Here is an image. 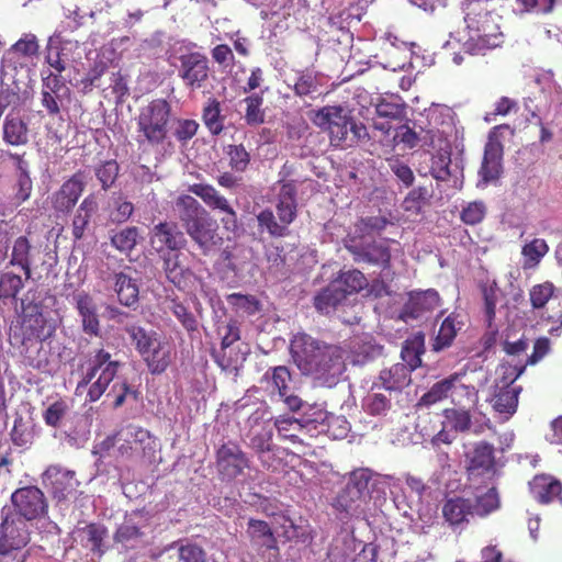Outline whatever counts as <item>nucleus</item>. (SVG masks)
<instances>
[{"mask_svg":"<svg viewBox=\"0 0 562 562\" xmlns=\"http://www.w3.org/2000/svg\"><path fill=\"white\" fill-rule=\"evenodd\" d=\"M32 525L18 514H5L0 522V559L25 562L29 552L23 550L31 542Z\"/></svg>","mask_w":562,"mask_h":562,"instance_id":"obj_7","label":"nucleus"},{"mask_svg":"<svg viewBox=\"0 0 562 562\" xmlns=\"http://www.w3.org/2000/svg\"><path fill=\"white\" fill-rule=\"evenodd\" d=\"M291 382L292 374L285 366L270 368L261 378V383L265 384L266 391L271 395L278 396H283L290 392Z\"/></svg>","mask_w":562,"mask_h":562,"instance_id":"obj_32","label":"nucleus"},{"mask_svg":"<svg viewBox=\"0 0 562 562\" xmlns=\"http://www.w3.org/2000/svg\"><path fill=\"white\" fill-rule=\"evenodd\" d=\"M411 369L404 363H395L380 372L379 381L387 391H402L412 382Z\"/></svg>","mask_w":562,"mask_h":562,"instance_id":"obj_35","label":"nucleus"},{"mask_svg":"<svg viewBox=\"0 0 562 562\" xmlns=\"http://www.w3.org/2000/svg\"><path fill=\"white\" fill-rule=\"evenodd\" d=\"M457 381L458 376L451 375L436 382L429 391L418 400L417 406L429 407L447 398L449 394L451 395L452 403L456 406L463 405V397L467 398V403H475L477 400L475 387L464 384L457 385Z\"/></svg>","mask_w":562,"mask_h":562,"instance_id":"obj_10","label":"nucleus"},{"mask_svg":"<svg viewBox=\"0 0 562 562\" xmlns=\"http://www.w3.org/2000/svg\"><path fill=\"white\" fill-rule=\"evenodd\" d=\"M42 483L57 503L74 496L80 485L76 472L60 464L48 465L42 474Z\"/></svg>","mask_w":562,"mask_h":562,"instance_id":"obj_13","label":"nucleus"},{"mask_svg":"<svg viewBox=\"0 0 562 562\" xmlns=\"http://www.w3.org/2000/svg\"><path fill=\"white\" fill-rule=\"evenodd\" d=\"M125 331L128 334L135 350L140 355V357L148 353V351L161 338L157 331L146 330L144 327L138 325H128L125 327Z\"/></svg>","mask_w":562,"mask_h":562,"instance_id":"obj_41","label":"nucleus"},{"mask_svg":"<svg viewBox=\"0 0 562 562\" xmlns=\"http://www.w3.org/2000/svg\"><path fill=\"white\" fill-rule=\"evenodd\" d=\"M181 256L180 251H167L160 255V258L168 281L178 289L186 290L195 279V274L189 267L182 265Z\"/></svg>","mask_w":562,"mask_h":562,"instance_id":"obj_23","label":"nucleus"},{"mask_svg":"<svg viewBox=\"0 0 562 562\" xmlns=\"http://www.w3.org/2000/svg\"><path fill=\"white\" fill-rule=\"evenodd\" d=\"M529 301L532 308L543 310L542 317L555 325L549 330L550 334L562 328V295L552 282L533 285L529 291Z\"/></svg>","mask_w":562,"mask_h":562,"instance_id":"obj_9","label":"nucleus"},{"mask_svg":"<svg viewBox=\"0 0 562 562\" xmlns=\"http://www.w3.org/2000/svg\"><path fill=\"white\" fill-rule=\"evenodd\" d=\"M120 166L115 159L105 160L94 168V175L104 191L115 183L119 177Z\"/></svg>","mask_w":562,"mask_h":562,"instance_id":"obj_56","label":"nucleus"},{"mask_svg":"<svg viewBox=\"0 0 562 562\" xmlns=\"http://www.w3.org/2000/svg\"><path fill=\"white\" fill-rule=\"evenodd\" d=\"M389 239L373 240L368 244H357L351 240L346 249L352 255L357 263H367L387 269L391 266V249Z\"/></svg>","mask_w":562,"mask_h":562,"instance_id":"obj_16","label":"nucleus"},{"mask_svg":"<svg viewBox=\"0 0 562 562\" xmlns=\"http://www.w3.org/2000/svg\"><path fill=\"white\" fill-rule=\"evenodd\" d=\"M469 38L463 47L471 55L484 54L503 43L499 20L492 0H470L463 5Z\"/></svg>","mask_w":562,"mask_h":562,"instance_id":"obj_2","label":"nucleus"},{"mask_svg":"<svg viewBox=\"0 0 562 562\" xmlns=\"http://www.w3.org/2000/svg\"><path fill=\"white\" fill-rule=\"evenodd\" d=\"M274 426L281 438L288 439L291 442H301L300 432L303 431L304 425L299 420L290 417L278 418Z\"/></svg>","mask_w":562,"mask_h":562,"instance_id":"obj_55","label":"nucleus"},{"mask_svg":"<svg viewBox=\"0 0 562 562\" xmlns=\"http://www.w3.org/2000/svg\"><path fill=\"white\" fill-rule=\"evenodd\" d=\"M41 254L40 247L32 245L25 235L19 236L13 240L12 250L9 255V263L19 267L26 280L32 278L33 265L36 257Z\"/></svg>","mask_w":562,"mask_h":562,"instance_id":"obj_24","label":"nucleus"},{"mask_svg":"<svg viewBox=\"0 0 562 562\" xmlns=\"http://www.w3.org/2000/svg\"><path fill=\"white\" fill-rule=\"evenodd\" d=\"M390 224L385 216H366L356 223V233L361 237L380 234Z\"/></svg>","mask_w":562,"mask_h":562,"instance_id":"obj_60","label":"nucleus"},{"mask_svg":"<svg viewBox=\"0 0 562 562\" xmlns=\"http://www.w3.org/2000/svg\"><path fill=\"white\" fill-rule=\"evenodd\" d=\"M102 447L116 449L117 457L136 464L149 465L155 462L157 440L153 434L138 425L127 424L108 436Z\"/></svg>","mask_w":562,"mask_h":562,"instance_id":"obj_4","label":"nucleus"},{"mask_svg":"<svg viewBox=\"0 0 562 562\" xmlns=\"http://www.w3.org/2000/svg\"><path fill=\"white\" fill-rule=\"evenodd\" d=\"M40 44L35 34L25 33L4 53L3 64H15L20 59L30 60L38 56Z\"/></svg>","mask_w":562,"mask_h":562,"instance_id":"obj_30","label":"nucleus"},{"mask_svg":"<svg viewBox=\"0 0 562 562\" xmlns=\"http://www.w3.org/2000/svg\"><path fill=\"white\" fill-rule=\"evenodd\" d=\"M69 406L67 402L59 398L52 403L43 413V419L45 424L53 428H58L61 425V420L65 418Z\"/></svg>","mask_w":562,"mask_h":562,"instance_id":"obj_64","label":"nucleus"},{"mask_svg":"<svg viewBox=\"0 0 562 562\" xmlns=\"http://www.w3.org/2000/svg\"><path fill=\"white\" fill-rule=\"evenodd\" d=\"M450 151H439L431 158L430 175L438 181H448L452 175Z\"/></svg>","mask_w":562,"mask_h":562,"instance_id":"obj_57","label":"nucleus"},{"mask_svg":"<svg viewBox=\"0 0 562 562\" xmlns=\"http://www.w3.org/2000/svg\"><path fill=\"white\" fill-rule=\"evenodd\" d=\"M290 357L302 375L323 385H335L346 370V352L305 331L294 334L289 345Z\"/></svg>","mask_w":562,"mask_h":562,"instance_id":"obj_1","label":"nucleus"},{"mask_svg":"<svg viewBox=\"0 0 562 562\" xmlns=\"http://www.w3.org/2000/svg\"><path fill=\"white\" fill-rule=\"evenodd\" d=\"M439 301L440 297L435 290L411 293L400 317L404 322L417 319L425 313L434 311L439 305Z\"/></svg>","mask_w":562,"mask_h":562,"instance_id":"obj_25","label":"nucleus"},{"mask_svg":"<svg viewBox=\"0 0 562 562\" xmlns=\"http://www.w3.org/2000/svg\"><path fill=\"white\" fill-rule=\"evenodd\" d=\"M549 251V246L544 239L535 238L524 245L521 255L524 257V268H535Z\"/></svg>","mask_w":562,"mask_h":562,"instance_id":"obj_49","label":"nucleus"},{"mask_svg":"<svg viewBox=\"0 0 562 562\" xmlns=\"http://www.w3.org/2000/svg\"><path fill=\"white\" fill-rule=\"evenodd\" d=\"M24 282L21 276L8 271L0 274V300H15L23 289Z\"/></svg>","mask_w":562,"mask_h":562,"instance_id":"obj_53","label":"nucleus"},{"mask_svg":"<svg viewBox=\"0 0 562 562\" xmlns=\"http://www.w3.org/2000/svg\"><path fill=\"white\" fill-rule=\"evenodd\" d=\"M116 374L115 363L105 366L100 372L98 379L89 385L87 401L90 403L97 402L104 394Z\"/></svg>","mask_w":562,"mask_h":562,"instance_id":"obj_45","label":"nucleus"},{"mask_svg":"<svg viewBox=\"0 0 562 562\" xmlns=\"http://www.w3.org/2000/svg\"><path fill=\"white\" fill-rule=\"evenodd\" d=\"M172 546L178 547L179 562H206L205 550L196 543L178 541Z\"/></svg>","mask_w":562,"mask_h":562,"instance_id":"obj_62","label":"nucleus"},{"mask_svg":"<svg viewBox=\"0 0 562 562\" xmlns=\"http://www.w3.org/2000/svg\"><path fill=\"white\" fill-rule=\"evenodd\" d=\"M276 212L266 207L256 214L259 234L270 238H285L291 235L290 225L297 217V189L294 180L279 181Z\"/></svg>","mask_w":562,"mask_h":562,"instance_id":"obj_5","label":"nucleus"},{"mask_svg":"<svg viewBox=\"0 0 562 562\" xmlns=\"http://www.w3.org/2000/svg\"><path fill=\"white\" fill-rule=\"evenodd\" d=\"M86 178V172L78 170L60 186L52 196L55 211L68 213L74 209L85 191Z\"/></svg>","mask_w":562,"mask_h":562,"instance_id":"obj_19","label":"nucleus"},{"mask_svg":"<svg viewBox=\"0 0 562 562\" xmlns=\"http://www.w3.org/2000/svg\"><path fill=\"white\" fill-rule=\"evenodd\" d=\"M153 248L162 255L167 251H180L187 247L188 240L175 222H159L150 232Z\"/></svg>","mask_w":562,"mask_h":562,"instance_id":"obj_17","label":"nucleus"},{"mask_svg":"<svg viewBox=\"0 0 562 562\" xmlns=\"http://www.w3.org/2000/svg\"><path fill=\"white\" fill-rule=\"evenodd\" d=\"M139 231L136 226H127L111 236V245L123 254H130L137 245Z\"/></svg>","mask_w":562,"mask_h":562,"instance_id":"obj_48","label":"nucleus"},{"mask_svg":"<svg viewBox=\"0 0 562 562\" xmlns=\"http://www.w3.org/2000/svg\"><path fill=\"white\" fill-rule=\"evenodd\" d=\"M29 125L16 114H8L3 122V142L11 146H25L29 143Z\"/></svg>","mask_w":562,"mask_h":562,"instance_id":"obj_33","label":"nucleus"},{"mask_svg":"<svg viewBox=\"0 0 562 562\" xmlns=\"http://www.w3.org/2000/svg\"><path fill=\"white\" fill-rule=\"evenodd\" d=\"M520 392L521 386H496L491 403L494 411L502 416L503 420H508L516 413Z\"/></svg>","mask_w":562,"mask_h":562,"instance_id":"obj_29","label":"nucleus"},{"mask_svg":"<svg viewBox=\"0 0 562 562\" xmlns=\"http://www.w3.org/2000/svg\"><path fill=\"white\" fill-rule=\"evenodd\" d=\"M171 115L172 108L166 99L149 101L136 117L137 143L150 147L161 146L168 138Z\"/></svg>","mask_w":562,"mask_h":562,"instance_id":"obj_6","label":"nucleus"},{"mask_svg":"<svg viewBox=\"0 0 562 562\" xmlns=\"http://www.w3.org/2000/svg\"><path fill=\"white\" fill-rule=\"evenodd\" d=\"M471 498L454 496L446 499L441 513L445 521L457 532L463 531L473 518Z\"/></svg>","mask_w":562,"mask_h":562,"instance_id":"obj_21","label":"nucleus"},{"mask_svg":"<svg viewBox=\"0 0 562 562\" xmlns=\"http://www.w3.org/2000/svg\"><path fill=\"white\" fill-rule=\"evenodd\" d=\"M532 497L539 504H550L554 501H562V484L551 475L538 474L529 483Z\"/></svg>","mask_w":562,"mask_h":562,"instance_id":"obj_27","label":"nucleus"},{"mask_svg":"<svg viewBox=\"0 0 562 562\" xmlns=\"http://www.w3.org/2000/svg\"><path fill=\"white\" fill-rule=\"evenodd\" d=\"M353 117L346 108L341 105H326L316 111L313 123L322 130L328 131L331 143L347 139Z\"/></svg>","mask_w":562,"mask_h":562,"instance_id":"obj_12","label":"nucleus"},{"mask_svg":"<svg viewBox=\"0 0 562 562\" xmlns=\"http://www.w3.org/2000/svg\"><path fill=\"white\" fill-rule=\"evenodd\" d=\"M331 562H376L378 547L369 543L362 544L356 540H346L342 546L330 551Z\"/></svg>","mask_w":562,"mask_h":562,"instance_id":"obj_22","label":"nucleus"},{"mask_svg":"<svg viewBox=\"0 0 562 562\" xmlns=\"http://www.w3.org/2000/svg\"><path fill=\"white\" fill-rule=\"evenodd\" d=\"M227 302L236 310L246 313L247 315H255L261 308L260 301L250 294L232 293L227 295Z\"/></svg>","mask_w":562,"mask_h":562,"instance_id":"obj_59","label":"nucleus"},{"mask_svg":"<svg viewBox=\"0 0 562 562\" xmlns=\"http://www.w3.org/2000/svg\"><path fill=\"white\" fill-rule=\"evenodd\" d=\"M467 401L460 408H446L443 411L445 424L456 432H467L472 428V416L470 411L465 409Z\"/></svg>","mask_w":562,"mask_h":562,"instance_id":"obj_44","label":"nucleus"},{"mask_svg":"<svg viewBox=\"0 0 562 562\" xmlns=\"http://www.w3.org/2000/svg\"><path fill=\"white\" fill-rule=\"evenodd\" d=\"M177 76L190 91L204 88L211 77L210 61L201 52H189L178 57Z\"/></svg>","mask_w":562,"mask_h":562,"instance_id":"obj_11","label":"nucleus"},{"mask_svg":"<svg viewBox=\"0 0 562 562\" xmlns=\"http://www.w3.org/2000/svg\"><path fill=\"white\" fill-rule=\"evenodd\" d=\"M216 469L220 475L234 480L249 468V459L240 446L228 441L218 447L215 452Z\"/></svg>","mask_w":562,"mask_h":562,"instance_id":"obj_15","label":"nucleus"},{"mask_svg":"<svg viewBox=\"0 0 562 562\" xmlns=\"http://www.w3.org/2000/svg\"><path fill=\"white\" fill-rule=\"evenodd\" d=\"M345 300L346 297L344 291H340V286H337V283L330 282L314 296L313 304L317 312L327 315L334 312Z\"/></svg>","mask_w":562,"mask_h":562,"instance_id":"obj_39","label":"nucleus"},{"mask_svg":"<svg viewBox=\"0 0 562 562\" xmlns=\"http://www.w3.org/2000/svg\"><path fill=\"white\" fill-rule=\"evenodd\" d=\"M97 211V200L92 194H89L82 200L72 218L71 234L75 240H80L85 236L91 218Z\"/></svg>","mask_w":562,"mask_h":562,"instance_id":"obj_34","label":"nucleus"},{"mask_svg":"<svg viewBox=\"0 0 562 562\" xmlns=\"http://www.w3.org/2000/svg\"><path fill=\"white\" fill-rule=\"evenodd\" d=\"M246 103L245 122L249 126H258L265 122V112L261 109L263 99L258 93H252L244 99Z\"/></svg>","mask_w":562,"mask_h":562,"instance_id":"obj_54","label":"nucleus"},{"mask_svg":"<svg viewBox=\"0 0 562 562\" xmlns=\"http://www.w3.org/2000/svg\"><path fill=\"white\" fill-rule=\"evenodd\" d=\"M42 81L41 104L49 116H57L61 104L59 91L65 88L63 77L49 71L47 76H43Z\"/></svg>","mask_w":562,"mask_h":562,"instance_id":"obj_28","label":"nucleus"},{"mask_svg":"<svg viewBox=\"0 0 562 562\" xmlns=\"http://www.w3.org/2000/svg\"><path fill=\"white\" fill-rule=\"evenodd\" d=\"M482 296L484 300V312L486 323H494L496 315V304L502 294L496 281H487L481 285Z\"/></svg>","mask_w":562,"mask_h":562,"instance_id":"obj_51","label":"nucleus"},{"mask_svg":"<svg viewBox=\"0 0 562 562\" xmlns=\"http://www.w3.org/2000/svg\"><path fill=\"white\" fill-rule=\"evenodd\" d=\"M464 469L469 481L491 480L496 475V450L493 443L479 440L464 452Z\"/></svg>","mask_w":562,"mask_h":562,"instance_id":"obj_8","label":"nucleus"},{"mask_svg":"<svg viewBox=\"0 0 562 562\" xmlns=\"http://www.w3.org/2000/svg\"><path fill=\"white\" fill-rule=\"evenodd\" d=\"M172 355V344L165 338H160L148 353L142 358L153 374H161L170 366Z\"/></svg>","mask_w":562,"mask_h":562,"instance_id":"obj_31","label":"nucleus"},{"mask_svg":"<svg viewBox=\"0 0 562 562\" xmlns=\"http://www.w3.org/2000/svg\"><path fill=\"white\" fill-rule=\"evenodd\" d=\"M14 507L10 514H18L31 524L32 520L47 513V502L44 493L37 486H24L18 488L11 496Z\"/></svg>","mask_w":562,"mask_h":562,"instance_id":"obj_14","label":"nucleus"},{"mask_svg":"<svg viewBox=\"0 0 562 562\" xmlns=\"http://www.w3.org/2000/svg\"><path fill=\"white\" fill-rule=\"evenodd\" d=\"M333 282L340 286V291H344L346 299L348 295L358 293L368 285L366 276L358 269L341 271Z\"/></svg>","mask_w":562,"mask_h":562,"instance_id":"obj_43","label":"nucleus"},{"mask_svg":"<svg viewBox=\"0 0 562 562\" xmlns=\"http://www.w3.org/2000/svg\"><path fill=\"white\" fill-rule=\"evenodd\" d=\"M486 213L487 206L483 201H472L462 207L460 220L465 225L474 226L483 222Z\"/></svg>","mask_w":562,"mask_h":562,"instance_id":"obj_58","label":"nucleus"},{"mask_svg":"<svg viewBox=\"0 0 562 562\" xmlns=\"http://www.w3.org/2000/svg\"><path fill=\"white\" fill-rule=\"evenodd\" d=\"M81 531L87 537L90 550L99 557L103 555L105 552L104 540L108 537V528L101 524L90 522Z\"/></svg>","mask_w":562,"mask_h":562,"instance_id":"obj_50","label":"nucleus"},{"mask_svg":"<svg viewBox=\"0 0 562 562\" xmlns=\"http://www.w3.org/2000/svg\"><path fill=\"white\" fill-rule=\"evenodd\" d=\"M189 192L199 196L210 209L218 210L225 215L222 222L227 229L237 227V213L227 199L222 195L213 186L206 183H193L189 186Z\"/></svg>","mask_w":562,"mask_h":562,"instance_id":"obj_18","label":"nucleus"},{"mask_svg":"<svg viewBox=\"0 0 562 562\" xmlns=\"http://www.w3.org/2000/svg\"><path fill=\"white\" fill-rule=\"evenodd\" d=\"M318 78L313 71L300 72L294 86L293 91L295 95L304 98L318 92Z\"/></svg>","mask_w":562,"mask_h":562,"instance_id":"obj_63","label":"nucleus"},{"mask_svg":"<svg viewBox=\"0 0 562 562\" xmlns=\"http://www.w3.org/2000/svg\"><path fill=\"white\" fill-rule=\"evenodd\" d=\"M246 536L250 548L258 554L279 553L278 540L270 525L261 519L250 518L247 522Z\"/></svg>","mask_w":562,"mask_h":562,"instance_id":"obj_20","label":"nucleus"},{"mask_svg":"<svg viewBox=\"0 0 562 562\" xmlns=\"http://www.w3.org/2000/svg\"><path fill=\"white\" fill-rule=\"evenodd\" d=\"M46 318L44 315L22 319V330L25 339L45 340Z\"/></svg>","mask_w":562,"mask_h":562,"instance_id":"obj_61","label":"nucleus"},{"mask_svg":"<svg viewBox=\"0 0 562 562\" xmlns=\"http://www.w3.org/2000/svg\"><path fill=\"white\" fill-rule=\"evenodd\" d=\"M471 505L473 507V509H471L473 516L479 517H486L498 509L501 501L496 487L492 486L485 494L471 499Z\"/></svg>","mask_w":562,"mask_h":562,"instance_id":"obj_46","label":"nucleus"},{"mask_svg":"<svg viewBox=\"0 0 562 562\" xmlns=\"http://www.w3.org/2000/svg\"><path fill=\"white\" fill-rule=\"evenodd\" d=\"M425 351L424 335L418 333L403 342L401 350L402 363L406 364L411 372L422 366V355Z\"/></svg>","mask_w":562,"mask_h":562,"instance_id":"obj_40","label":"nucleus"},{"mask_svg":"<svg viewBox=\"0 0 562 562\" xmlns=\"http://www.w3.org/2000/svg\"><path fill=\"white\" fill-rule=\"evenodd\" d=\"M375 112L379 117L397 121L400 123L407 120V104L400 97L391 94L390 97L382 98L375 104Z\"/></svg>","mask_w":562,"mask_h":562,"instance_id":"obj_38","label":"nucleus"},{"mask_svg":"<svg viewBox=\"0 0 562 562\" xmlns=\"http://www.w3.org/2000/svg\"><path fill=\"white\" fill-rule=\"evenodd\" d=\"M460 328L456 326V319L452 315H449L441 323L438 334L432 344L435 351H441L451 346L454 340L457 333Z\"/></svg>","mask_w":562,"mask_h":562,"instance_id":"obj_52","label":"nucleus"},{"mask_svg":"<svg viewBox=\"0 0 562 562\" xmlns=\"http://www.w3.org/2000/svg\"><path fill=\"white\" fill-rule=\"evenodd\" d=\"M224 151L232 171L239 173L247 171L251 157L244 144H229L224 148Z\"/></svg>","mask_w":562,"mask_h":562,"instance_id":"obj_47","label":"nucleus"},{"mask_svg":"<svg viewBox=\"0 0 562 562\" xmlns=\"http://www.w3.org/2000/svg\"><path fill=\"white\" fill-rule=\"evenodd\" d=\"M114 291L119 302L127 307H135L138 304L139 288L137 281L131 276L119 272L114 276Z\"/></svg>","mask_w":562,"mask_h":562,"instance_id":"obj_36","label":"nucleus"},{"mask_svg":"<svg viewBox=\"0 0 562 562\" xmlns=\"http://www.w3.org/2000/svg\"><path fill=\"white\" fill-rule=\"evenodd\" d=\"M224 120L220 101L215 98H210L203 108L202 121L213 136L222 134L224 131Z\"/></svg>","mask_w":562,"mask_h":562,"instance_id":"obj_42","label":"nucleus"},{"mask_svg":"<svg viewBox=\"0 0 562 562\" xmlns=\"http://www.w3.org/2000/svg\"><path fill=\"white\" fill-rule=\"evenodd\" d=\"M503 153L495 146L484 148L483 160L479 170L481 182L487 184L497 180L503 171Z\"/></svg>","mask_w":562,"mask_h":562,"instance_id":"obj_37","label":"nucleus"},{"mask_svg":"<svg viewBox=\"0 0 562 562\" xmlns=\"http://www.w3.org/2000/svg\"><path fill=\"white\" fill-rule=\"evenodd\" d=\"M176 207L186 233L198 245L202 255L207 256L222 240L216 222L191 195L178 196Z\"/></svg>","mask_w":562,"mask_h":562,"instance_id":"obj_3","label":"nucleus"},{"mask_svg":"<svg viewBox=\"0 0 562 562\" xmlns=\"http://www.w3.org/2000/svg\"><path fill=\"white\" fill-rule=\"evenodd\" d=\"M76 310L81 317L82 330L90 336L100 335L98 308L92 296L86 292L74 295Z\"/></svg>","mask_w":562,"mask_h":562,"instance_id":"obj_26","label":"nucleus"}]
</instances>
